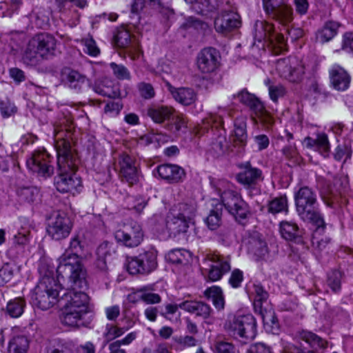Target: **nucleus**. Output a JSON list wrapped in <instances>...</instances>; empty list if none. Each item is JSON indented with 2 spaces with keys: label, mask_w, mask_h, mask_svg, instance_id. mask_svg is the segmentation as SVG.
I'll return each instance as SVG.
<instances>
[{
  "label": "nucleus",
  "mask_w": 353,
  "mask_h": 353,
  "mask_svg": "<svg viewBox=\"0 0 353 353\" xmlns=\"http://www.w3.org/2000/svg\"><path fill=\"white\" fill-rule=\"evenodd\" d=\"M73 129V121L70 118L63 117L54 125L59 172L54 179V185L57 190L63 193L79 192L82 186L81 178L75 173L79 160L72 150L70 141Z\"/></svg>",
  "instance_id": "f257e3e1"
},
{
  "label": "nucleus",
  "mask_w": 353,
  "mask_h": 353,
  "mask_svg": "<svg viewBox=\"0 0 353 353\" xmlns=\"http://www.w3.org/2000/svg\"><path fill=\"white\" fill-rule=\"evenodd\" d=\"M84 244L79 235L72 237L68 250L59 258L57 273L63 279L72 281L83 288L86 285V271L79 258L83 253Z\"/></svg>",
  "instance_id": "f03ea898"
},
{
  "label": "nucleus",
  "mask_w": 353,
  "mask_h": 353,
  "mask_svg": "<svg viewBox=\"0 0 353 353\" xmlns=\"http://www.w3.org/2000/svg\"><path fill=\"white\" fill-rule=\"evenodd\" d=\"M294 201L299 218L316 227L314 235L323 232L326 225L321 213L316 192L307 185H302L294 192Z\"/></svg>",
  "instance_id": "7ed1b4c3"
},
{
  "label": "nucleus",
  "mask_w": 353,
  "mask_h": 353,
  "mask_svg": "<svg viewBox=\"0 0 353 353\" xmlns=\"http://www.w3.org/2000/svg\"><path fill=\"white\" fill-rule=\"evenodd\" d=\"M61 279L65 280L58 274L56 279L52 272H48L42 276L32 292V304L42 310H47L59 302L58 297L62 289Z\"/></svg>",
  "instance_id": "20e7f679"
},
{
  "label": "nucleus",
  "mask_w": 353,
  "mask_h": 353,
  "mask_svg": "<svg viewBox=\"0 0 353 353\" xmlns=\"http://www.w3.org/2000/svg\"><path fill=\"white\" fill-rule=\"evenodd\" d=\"M233 98L249 108L254 116L253 117L254 123L259 122L265 130L272 129L274 124V119L266 110L264 103L255 94L249 92L247 89L244 88L234 94Z\"/></svg>",
  "instance_id": "39448f33"
},
{
  "label": "nucleus",
  "mask_w": 353,
  "mask_h": 353,
  "mask_svg": "<svg viewBox=\"0 0 353 353\" xmlns=\"http://www.w3.org/2000/svg\"><path fill=\"white\" fill-rule=\"evenodd\" d=\"M225 330L234 339L247 343L257 334L256 320L250 314L235 316L226 323Z\"/></svg>",
  "instance_id": "423d86ee"
},
{
  "label": "nucleus",
  "mask_w": 353,
  "mask_h": 353,
  "mask_svg": "<svg viewBox=\"0 0 353 353\" xmlns=\"http://www.w3.org/2000/svg\"><path fill=\"white\" fill-rule=\"evenodd\" d=\"M157 268V251L150 249L128 259L127 270L132 275H147Z\"/></svg>",
  "instance_id": "0eeeda50"
},
{
  "label": "nucleus",
  "mask_w": 353,
  "mask_h": 353,
  "mask_svg": "<svg viewBox=\"0 0 353 353\" xmlns=\"http://www.w3.org/2000/svg\"><path fill=\"white\" fill-rule=\"evenodd\" d=\"M263 8L268 18L283 26L293 21V9L284 0H262Z\"/></svg>",
  "instance_id": "6e6552de"
},
{
  "label": "nucleus",
  "mask_w": 353,
  "mask_h": 353,
  "mask_svg": "<svg viewBox=\"0 0 353 353\" xmlns=\"http://www.w3.org/2000/svg\"><path fill=\"white\" fill-rule=\"evenodd\" d=\"M203 261L208 265V278L212 282L219 281L231 270V257L229 255L225 256L218 252L208 253Z\"/></svg>",
  "instance_id": "1a4fd4ad"
},
{
  "label": "nucleus",
  "mask_w": 353,
  "mask_h": 353,
  "mask_svg": "<svg viewBox=\"0 0 353 353\" xmlns=\"http://www.w3.org/2000/svg\"><path fill=\"white\" fill-rule=\"evenodd\" d=\"M222 206L224 205L228 212L238 221L245 220L250 213L247 203L241 194L233 190H225L221 194Z\"/></svg>",
  "instance_id": "9d476101"
},
{
  "label": "nucleus",
  "mask_w": 353,
  "mask_h": 353,
  "mask_svg": "<svg viewBox=\"0 0 353 353\" xmlns=\"http://www.w3.org/2000/svg\"><path fill=\"white\" fill-rule=\"evenodd\" d=\"M70 284L61 295L59 303L63 307H74L76 309H82L90 310L89 296L88 294L81 290L77 291L76 289H84L87 287L80 288L74 284L72 281L66 279Z\"/></svg>",
  "instance_id": "9b49d317"
},
{
  "label": "nucleus",
  "mask_w": 353,
  "mask_h": 353,
  "mask_svg": "<svg viewBox=\"0 0 353 353\" xmlns=\"http://www.w3.org/2000/svg\"><path fill=\"white\" fill-rule=\"evenodd\" d=\"M276 70L281 77L291 82L301 81L305 68L301 61L295 57H289L279 59L276 64Z\"/></svg>",
  "instance_id": "f8f14e48"
},
{
  "label": "nucleus",
  "mask_w": 353,
  "mask_h": 353,
  "mask_svg": "<svg viewBox=\"0 0 353 353\" xmlns=\"http://www.w3.org/2000/svg\"><path fill=\"white\" fill-rule=\"evenodd\" d=\"M113 43L117 48L125 50V53L133 60L139 58L141 54L139 40L124 27L116 30Z\"/></svg>",
  "instance_id": "ddd939ff"
},
{
  "label": "nucleus",
  "mask_w": 353,
  "mask_h": 353,
  "mask_svg": "<svg viewBox=\"0 0 353 353\" xmlns=\"http://www.w3.org/2000/svg\"><path fill=\"white\" fill-rule=\"evenodd\" d=\"M52 157L46 150H36L31 158L27 160V166L32 172L44 178L54 174V167L51 164Z\"/></svg>",
  "instance_id": "4468645a"
},
{
  "label": "nucleus",
  "mask_w": 353,
  "mask_h": 353,
  "mask_svg": "<svg viewBox=\"0 0 353 353\" xmlns=\"http://www.w3.org/2000/svg\"><path fill=\"white\" fill-rule=\"evenodd\" d=\"M117 242L128 248H135L141 244L143 239V232L141 225L132 223L118 230L114 234Z\"/></svg>",
  "instance_id": "2eb2a0df"
},
{
  "label": "nucleus",
  "mask_w": 353,
  "mask_h": 353,
  "mask_svg": "<svg viewBox=\"0 0 353 353\" xmlns=\"http://www.w3.org/2000/svg\"><path fill=\"white\" fill-rule=\"evenodd\" d=\"M119 177L123 183L132 186L139 181L140 172L134 158L128 154H122L119 159Z\"/></svg>",
  "instance_id": "dca6fc26"
},
{
  "label": "nucleus",
  "mask_w": 353,
  "mask_h": 353,
  "mask_svg": "<svg viewBox=\"0 0 353 353\" xmlns=\"http://www.w3.org/2000/svg\"><path fill=\"white\" fill-rule=\"evenodd\" d=\"M72 228L70 218L64 213H58L48 223L47 232L52 239L59 241L68 237Z\"/></svg>",
  "instance_id": "f3484780"
},
{
  "label": "nucleus",
  "mask_w": 353,
  "mask_h": 353,
  "mask_svg": "<svg viewBox=\"0 0 353 353\" xmlns=\"http://www.w3.org/2000/svg\"><path fill=\"white\" fill-rule=\"evenodd\" d=\"M221 56L219 52L212 47L201 50L196 57L198 69L202 73L210 74L214 72L220 64Z\"/></svg>",
  "instance_id": "a211bd4d"
},
{
  "label": "nucleus",
  "mask_w": 353,
  "mask_h": 353,
  "mask_svg": "<svg viewBox=\"0 0 353 353\" xmlns=\"http://www.w3.org/2000/svg\"><path fill=\"white\" fill-rule=\"evenodd\" d=\"M231 146L236 149V152H244L248 142L247 123L245 117H237L234 121V130L230 134Z\"/></svg>",
  "instance_id": "6ab92c4d"
},
{
  "label": "nucleus",
  "mask_w": 353,
  "mask_h": 353,
  "mask_svg": "<svg viewBox=\"0 0 353 353\" xmlns=\"http://www.w3.org/2000/svg\"><path fill=\"white\" fill-rule=\"evenodd\" d=\"M243 169L236 174L237 181L246 189H255L256 186L263 180L261 170L252 167L250 162L241 166Z\"/></svg>",
  "instance_id": "aec40b11"
},
{
  "label": "nucleus",
  "mask_w": 353,
  "mask_h": 353,
  "mask_svg": "<svg viewBox=\"0 0 353 353\" xmlns=\"http://www.w3.org/2000/svg\"><path fill=\"white\" fill-rule=\"evenodd\" d=\"M30 41L32 43L31 46L37 49L42 59H47L54 55L57 40L52 35L46 32L39 33Z\"/></svg>",
  "instance_id": "412c9836"
},
{
  "label": "nucleus",
  "mask_w": 353,
  "mask_h": 353,
  "mask_svg": "<svg viewBox=\"0 0 353 353\" xmlns=\"http://www.w3.org/2000/svg\"><path fill=\"white\" fill-rule=\"evenodd\" d=\"M329 79L330 86L334 90L344 92L350 88L352 77L343 67L334 64L329 70Z\"/></svg>",
  "instance_id": "4be33fe9"
},
{
  "label": "nucleus",
  "mask_w": 353,
  "mask_h": 353,
  "mask_svg": "<svg viewBox=\"0 0 353 353\" xmlns=\"http://www.w3.org/2000/svg\"><path fill=\"white\" fill-rule=\"evenodd\" d=\"M159 176L168 183H179L184 181L186 173L184 169L176 164H161L154 170Z\"/></svg>",
  "instance_id": "5701e85b"
},
{
  "label": "nucleus",
  "mask_w": 353,
  "mask_h": 353,
  "mask_svg": "<svg viewBox=\"0 0 353 353\" xmlns=\"http://www.w3.org/2000/svg\"><path fill=\"white\" fill-rule=\"evenodd\" d=\"M241 21L240 16L234 12H222L214 19V28L216 32L226 34L239 28Z\"/></svg>",
  "instance_id": "b1692460"
},
{
  "label": "nucleus",
  "mask_w": 353,
  "mask_h": 353,
  "mask_svg": "<svg viewBox=\"0 0 353 353\" xmlns=\"http://www.w3.org/2000/svg\"><path fill=\"white\" fill-rule=\"evenodd\" d=\"M61 322L63 324L70 327H86L90 322L86 316L90 310L76 309L74 307H63Z\"/></svg>",
  "instance_id": "393cba45"
},
{
  "label": "nucleus",
  "mask_w": 353,
  "mask_h": 353,
  "mask_svg": "<svg viewBox=\"0 0 353 353\" xmlns=\"http://www.w3.org/2000/svg\"><path fill=\"white\" fill-rule=\"evenodd\" d=\"M61 79L63 84L77 92L82 90L87 78L79 71L70 68H63L61 71Z\"/></svg>",
  "instance_id": "a878e982"
},
{
  "label": "nucleus",
  "mask_w": 353,
  "mask_h": 353,
  "mask_svg": "<svg viewBox=\"0 0 353 353\" xmlns=\"http://www.w3.org/2000/svg\"><path fill=\"white\" fill-rule=\"evenodd\" d=\"M96 254V266L97 269L104 274L108 273V263H110L115 254V250L112 247V244L108 242L102 243L97 248Z\"/></svg>",
  "instance_id": "bb28decb"
},
{
  "label": "nucleus",
  "mask_w": 353,
  "mask_h": 353,
  "mask_svg": "<svg viewBox=\"0 0 353 353\" xmlns=\"http://www.w3.org/2000/svg\"><path fill=\"white\" fill-rule=\"evenodd\" d=\"M248 295L253 300L255 313L261 312L264 308L271 305L268 302V292L261 283H253L248 291Z\"/></svg>",
  "instance_id": "cd10ccee"
},
{
  "label": "nucleus",
  "mask_w": 353,
  "mask_h": 353,
  "mask_svg": "<svg viewBox=\"0 0 353 353\" xmlns=\"http://www.w3.org/2000/svg\"><path fill=\"white\" fill-rule=\"evenodd\" d=\"M88 5L86 0H64L62 3L63 14L68 19L70 26H76L80 19V13L75 9L84 8Z\"/></svg>",
  "instance_id": "c85d7f7f"
},
{
  "label": "nucleus",
  "mask_w": 353,
  "mask_h": 353,
  "mask_svg": "<svg viewBox=\"0 0 353 353\" xmlns=\"http://www.w3.org/2000/svg\"><path fill=\"white\" fill-rule=\"evenodd\" d=\"M152 285H145L134 289V292L129 294L128 298L130 302L136 303L141 300L146 304H157L161 301V297L159 294L152 293Z\"/></svg>",
  "instance_id": "c756f323"
},
{
  "label": "nucleus",
  "mask_w": 353,
  "mask_h": 353,
  "mask_svg": "<svg viewBox=\"0 0 353 353\" xmlns=\"http://www.w3.org/2000/svg\"><path fill=\"white\" fill-rule=\"evenodd\" d=\"M169 90L174 100L184 106L194 105L198 99L197 92L192 88L170 86Z\"/></svg>",
  "instance_id": "7c9ffc66"
},
{
  "label": "nucleus",
  "mask_w": 353,
  "mask_h": 353,
  "mask_svg": "<svg viewBox=\"0 0 353 353\" xmlns=\"http://www.w3.org/2000/svg\"><path fill=\"white\" fill-rule=\"evenodd\" d=\"M92 89L96 93L103 97L112 99L121 97L119 85L106 78L95 81L92 85Z\"/></svg>",
  "instance_id": "2f4dec72"
},
{
  "label": "nucleus",
  "mask_w": 353,
  "mask_h": 353,
  "mask_svg": "<svg viewBox=\"0 0 353 353\" xmlns=\"http://www.w3.org/2000/svg\"><path fill=\"white\" fill-rule=\"evenodd\" d=\"M191 222L170 211L166 217V229L174 237L186 233Z\"/></svg>",
  "instance_id": "473e14b6"
},
{
  "label": "nucleus",
  "mask_w": 353,
  "mask_h": 353,
  "mask_svg": "<svg viewBox=\"0 0 353 353\" xmlns=\"http://www.w3.org/2000/svg\"><path fill=\"white\" fill-rule=\"evenodd\" d=\"M304 144L307 148L312 149L319 152L325 157L329 155L330 145L327 135L325 133L318 134L315 139L310 137H305Z\"/></svg>",
  "instance_id": "72a5a7b5"
},
{
  "label": "nucleus",
  "mask_w": 353,
  "mask_h": 353,
  "mask_svg": "<svg viewBox=\"0 0 353 353\" xmlns=\"http://www.w3.org/2000/svg\"><path fill=\"white\" fill-rule=\"evenodd\" d=\"M179 306L180 309L205 319L210 316L212 311L209 305L202 301H185L179 303Z\"/></svg>",
  "instance_id": "f704fd0d"
},
{
  "label": "nucleus",
  "mask_w": 353,
  "mask_h": 353,
  "mask_svg": "<svg viewBox=\"0 0 353 353\" xmlns=\"http://www.w3.org/2000/svg\"><path fill=\"white\" fill-rule=\"evenodd\" d=\"M262 319L264 327L267 332L274 334L279 331V323L278 319L275 316L272 305L264 308L261 312H257Z\"/></svg>",
  "instance_id": "c9c22d12"
},
{
  "label": "nucleus",
  "mask_w": 353,
  "mask_h": 353,
  "mask_svg": "<svg viewBox=\"0 0 353 353\" xmlns=\"http://www.w3.org/2000/svg\"><path fill=\"white\" fill-rule=\"evenodd\" d=\"M279 231L282 238L286 241H296L301 236L297 224L291 221H281L279 224Z\"/></svg>",
  "instance_id": "e433bc0d"
},
{
  "label": "nucleus",
  "mask_w": 353,
  "mask_h": 353,
  "mask_svg": "<svg viewBox=\"0 0 353 353\" xmlns=\"http://www.w3.org/2000/svg\"><path fill=\"white\" fill-rule=\"evenodd\" d=\"M339 27V23L336 21H327L324 26L317 31L316 39L322 43L330 41L336 35Z\"/></svg>",
  "instance_id": "4c0bfd02"
},
{
  "label": "nucleus",
  "mask_w": 353,
  "mask_h": 353,
  "mask_svg": "<svg viewBox=\"0 0 353 353\" xmlns=\"http://www.w3.org/2000/svg\"><path fill=\"white\" fill-rule=\"evenodd\" d=\"M170 211L174 213V214L192 222L196 214V205L194 202L179 203L174 205Z\"/></svg>",
  "instance_id": "58836bf2"
},
{
  "label": "nucleus",
  "mask_w": 353,
  "mask_h": 353,
  "mask_svg": "<svg viewBox=\"0 0 353 353\" xmlns=\"http://www.w3.org/2000/svg\"><path fill=\"white\" fill-rule=\"evenodd\" d=\"M174 110L168 106L152 107L148 109V115L157 123H161L169 119L173 114Z\"/></svg>",
  "instance_id": "ea45409f"
},
{
  "label": "nucleus",
  "mask_w": 353,
  "mask_h": 353,
  "mask_svg": "<svg viewBox=\"0 0 353 353\" xmlns=\"http://www.w3.org/2000/svg\"><path fill=\"white\" fill-rule=\"evenodd\" d=\"M222 3V0H194L192 5L195 12L205 14L216 10Z\"/></svg>",
  "instance_id": "a19ab883"
},
{
  "label": "nucleus",
  "mask_w": 353,
  "mask_h": 353,
  "mask_svg": "<svg viewBox=\"0 0 353 353\" xmlns=\"http://www.w3.org/2000/svg\"><path fill=\"white\" fill-rule=\"evenodd\" d=\"M29 341L25 335L14 336L9 342L8 353H26Z\"/></svg>",
  "instance_id": "79ce46f5"
},
{
  "label": "nucleus",
  "mask_w": 353,
  "mask_h": 353,
  "mask_svg": "<svg viewBox=\"0 0 353 353\" xmlns=\"http://www.w3.org/2000/svg\"><path fill=\"white\" fill-rule=\"evenodd\" d=\"M254 39L258 41H269L272 34L274 26L264 21H257L254 26Z\"/></svg>",
  "instance_id": "37998d69"
},
{
  "label": "nucleus",
  "mask_w": 353,
  "mask_h": 353,
  "mask_svg": "<svg viewBox=\"0 0 353 353\" xmlns=\"http://www.w3.org/2000/svg\"><path fill=\"white\" fill-rule=\"evenodd\" d=\"M50 12L43 8H35L31 14L32 20L35 26L41 29H45L49 26Z\"/></svg>",
  "instance_id": "c03bdc74"
},
{
  "label": "nucleus",
  "mask_w": 353,
  "mask_h": 353,
  "mask_svg": "<svg viewBox=\"0 0 353 353\" xmlns=\"http://www.w3.org/2000/svg\"><path fill=\"white\" fill-rule=\"evenodd\" d=\"M222 204L216 205L205 219V223L211 230H216L222 221Z\"/></svg>",
  "instance_id": "a18cd8bd"
},
{
  "label": "nucleus",
  "mask_w": 353,
  "mask_h": 353,
  "mask_svg": "<svg viewBox=\"0 0 353 353\" xmlns=\"http://www.w3.org/2000/svg\"><path fill=\"white\" fill-rule=\"evenodd\" d=\"M17 195L21 202L33 203L39 196V190L33 186L20 187L17 190Z\"/></svg>",
  "instance_id": "49530a36"
},
{
  "label": "nucleus",
  "mask_w": 353,
  "mask_h": 353,
  "mask_svg": "<svg viewBox=\"0 0 353 353\" xmlns=\"http://www.w3.org/2000/svg\"><path fill=\"white\" fill-rule=\"evenodd\" d=\"M249 250L256 260L263 259L268 254L267 243L261 239H252L249 243Z\"/></svg>",
  "instance_id": "de8ad7c7"
},
{
  "label": "nucleus",
  "mask_w": 353,
  "mask_h": 353,
  "mask_svg": "<svg viewBox=\"0 0 353 353\" xmlns=\"http://www.w3.org/2000/svg\"><path fill=\"white\" fill-rule=\"evenodd\" d=\"M26 301L23 298L10 300L6 306V312L12 318H18L23 313Z\"/></svg>",
  "instance_id": "09e8293b"
},
{
  "label": "nucleus",
  "mask_w": 353,
  "mask_h": 353,
  "mask_svg": "<svg viewBox=\"0 0 353 353\" xmlns=\"http://www.w3.org/2000/svg\"><path fill=\"white\" fill-rule=\"evenodd\" d=\"M268 212L276 214L283 212H288V199L285 196L276 197L269 201Z\"/></svg>",
  "instance_id": "8fccbe9b"
},
{
  "label": "nucleus",
  "mask_w": 353,
  "mask_h": 353,
  "mask_svg": "<svg viewBox=\"0 0 353 353\" xmlns=\"http://www.w3.org/2000/svg\"><path fill=\"white\" fill-rule=\"evenodd\" d=\"M32 44L30 40L23 55V61L26 65H37L42 58L37 52V49L31 46Z\"/></svg>",
  "instance_id": "3c124183"
},
{
  "label": "nucleus",
  "mask_w": 353,
  "mask_h": 353,
  "mask_svg": "<svg viewBox=\"0 0 353 353\" xmlns=\"http://www.w3.org/2000/svg\"><path fill=\"white\" fill-rule=\"evenodd\" d=\"M343 273L337 270H333L327 274V283L334 293H338L341 289Z\"/></svg>",
  "instance_id": "603ef678"
},
{
  "label": "nucleus",
  "mask_w": 353,
  "mask_h": 353,
  "mask_svg": "<svg viewBox=\"0 0 353 353\" xmlns=\"http://www.w3.org/2000/svg\"><path fill=\"white\" fill-rule=\"evenodd\" d=\"M219 135L216 140L212 143V148L214 150H216L220 152H225L229 150L232 152L234 151V148L231 146L230 143H228L227 141L225 131L223 129L221 130H219Z\"/></svg>",
  "instance_id": "864d4df0"
},
{
  "label": "nucleus",
  "mask_w": 353,
  "mask_h": 353,
  "mask_svg": "<svg viewBox=\"0 0 353 353\" xmlns=\"http://www.w3.org/2000/svg\"><path fill=\"white\" fill-rule=\"evenodd\" d=\"M301 338L312 347L324 348L326 347V342L313 332L303 331L301 334Z\"/></svg>",
  "instance_id": "5fc2aeb1"
},
{
  "label": "nucleus",
  "mask_w": 353,
  "mask_h": 353,
  "mask_svg": "<svg viewBox=\"0 0 353 353\" xmlns=\"http://www.w3.org/2000/svg\"><path fill=\"white\" fill-rule=\"evenodd\" d=\"M172 341L179 349H185L188 347H194L197 345L198 340L193 336H175L172 338Z\"/></svg>",
  "instance_id": "6e6d98bb"
},
{
  "label": "nucleus",
  "mask_w": 353,
  "mask_h": 353,
  "mask_svg": "<svg viewBox=\"0 0 353 353\" xmlns=\"http://www.w3.org/2000/svg\"><path fill=\"white\" fill-rule=\"evenodd\" d=\"M110 67L112 70L113 74L119 80H130V72L123 65L112 62L110 63Z\"/></svg>",
  "instance_id": "4d7b16f0"
},
{
  "label": "nucleus",
  "mask_w": 353,
  "mask_h": 353,
  "mask_svg": "<svg viewBox=\"0 0 353 353\" xmlns=\"http://www.w3.org/2000/svg\"><path fill=\"white\" fill-rule=\"evenodd\" d=\"M144 4V0H133V2L131 5L132 16L130 17L132 21H132V23L137 28H139V25L141 24L139 13L143 10Z\"/></svg>",
  "instance_id": "13d9d810"
},
{
  "label": "nucleus",
  "mask_w": 353,
  "mask_h": 353,
  "mask_svg": "<svg viewBox=\"0 0 353 353\" xmlns=\"http://www.w3.org/2000/svg\"><path fill=\"white\" fill-rule=\"evenodd\" d=\"M126 330L127 329L123 327H119L111 324H107L103 336L106 342H110L123 335Z\"/></svg>",
  "instance_id": "bf43d9fd"
},
{
  "label": "nucleus",
  "mask_w": 353,
  "mask_h": 353,
  "mask_svg": "<svg viewBox=\"0 0 353 353\" xmlns=\"http://www.w3.org/2000/svg\"><path fill=\"white\" fill-rule=\"evenodd\" d=\"M208 27V26L205 22L194 17L187 18L181 26V28L185 30L193 28L197 30H205Z\"/></svg>",
  "instance_id": "052dcab7"
},
{
  "label": "nucleus",
  "mask_w": 353,
  "mask_h": 353,
  "mask_svg": "<svg viewBox=\"0 0 353 353\" xmlns=\"http://www.w3.org/2000/svg\"><path fill=\"white\" fill-rule=\"evenodd\" d=\"M352 154V150L351 146L344 143L343 145H339L334 154V158L336 161H340L343 158L344 162H345L347 159L351 158Z\"/></svg>",
  "instance_id": "680f3d73"
},
{
  "label": "nucleus",
  "mask_w": 353,
  "mask_h": 353,
  "mask_svg": "<svg viewBox=\"0 0 353 353\" xmlns=\"http://www.w3.org/2000/svg\"><path fill=\"white\" fill-rule=\"evenodd\" d=\"M14 265L5 263L0 269V286L10 281L14 276Z\"/></svg>",
  "instance_id": "e2e57ef3"
},
{
  "label": "nucleus",
  "mask_w": 353,
  "mask_h": 353,
  "mask_svg": "<svg viewBox=\"0 0 353 353\" xmlns=\"http://www.w3.org/2000/svg\"><path fill=\"white\" fill-rule=\"evenodd\" d=\"M139 95L144 99H151L155 96V90L151 83L140 82L137 84Z\"/></svg>",
  "instance_id": "0e129e2a"
},
{
  "label": "nucleus",
  "mask_w": 353,
  "mask_h": 353,
  "mask_svg": "<svg viewBox=\"0 0 353 353\" xmlns=\"http://www.w3.org/2000/svg\"><path fill=\"white\" fill-rule=\"evenodd\" d=\"M268 91L271 100L274 103H276L279 98L283 97L287 92L285 88L281 84L270 85Z\"/></svg>",
  "instance_id": "69168bd1"
},
{
  "label": "nucleus",
  "mask_w": 353,
  "mask_h": 353,
  "mask_svg": "<svg viewBox=\"0 0 353 353\" xmlns=\"http://www.w3.org/2000/svg\"><path fill=\"white\" fill-rule=\"evenodd\" d=\"M189 253L185 250L176 249L168 253V258L173 263L182 264L188 261L185 257Z\"/></svg>",
  "instance_id": "338daca9"
},
{
  "label": "nucleus",
  "mask_w": 353,
  "mask_h": 353,
  "mask_svg": "<svg viewBox=\"0 0 353 353\" xmlns=\"http://www.w3.org/2000/svg\"><path fill=\"white\" fill-rule=\"evenodd\" d=\"M282 153L292 163L294 164L299 163L300 157L295 145H288L283 147Z\"/></svg>",
  "instance_id": "774afa93"
}]
</instances>
